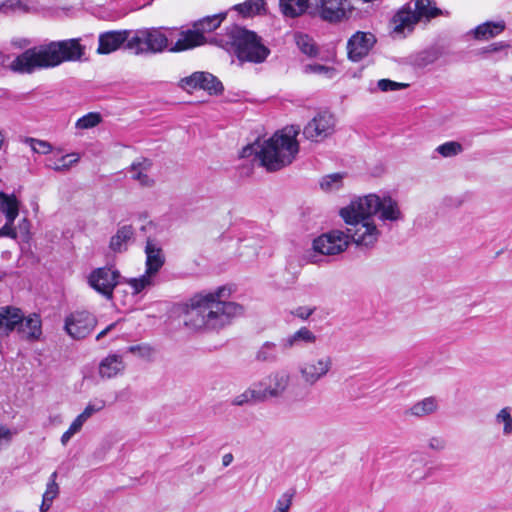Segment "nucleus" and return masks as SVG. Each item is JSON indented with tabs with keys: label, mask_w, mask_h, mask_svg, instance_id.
I'll use <instances>...</instances> for the list:
<instances>
[{
	"label": "nucleus",
	"mask_w": 512,
	"mask_h": 512,
	"mask_svg": "<svg viewBox=\"0 0 512 512\" xmlns=\"http://www.w3.org/2000/svg\"><path fill=\"white\" fill-rule=\"evenodd\" d=\"M105 407V401L97 400L95 402H90L84 409V411L79 414L85 421H87L94 413L101 411Z\"/></svg>",
	"instance_id": "nucleus-48"
},
{
	"label": "nucleus",
	"mask_w": 512,
	"mask_h": 512,
	"mask_svg": "<svg viewBox=\"0 0 512 512\" xmlns=\"http://www.w3.org/2000/svg\"><path fill=\"white\" fill-rule=\"evenodd\" d=\"M123 357L118 354H109L101 360L98 367L100 377L110 379L122 374L125 370Z\"/></svg>",
	"instance_id": "nucleus-23"
},
{
	"label": "nucleus",
	"mask_w": 512,
	"mask_h": 512,
	"mask_svg": "<svg viewBox=\"0 0 512 512\" xmlns=\"http://www.w3.org/2000/svg\"><path fill=\"white\" fill-rule=\"evenodd\" d=\"M321 19L328 22H338L346 17L352 9L350 0H310Z\"/></svg>",
	"instance_id": "nucleus-13"
},
{
	"label": "nucleus",
	"mask_w": 512,
	"mask_h": 512,
	"mask_svg": "<svg viewBox=\"0 0 512 512\" xmlns=\"http://www.w3.org/2000/svg\"><path fill=\"white\" fill-rule=\"evenodd\" d=\"M0 212L4 214L6 222L0 228V237H17L14 228V221L19 214V202L14 195H8L0 192Z\"/></svg>",
	"instance_id": "nucleus-15"
},
{
	"label": "nucleus",
	"mask_w": 512,
	"mask_h": 512,
	"mask_svg": "<svg viewBox=\"0 0 512 512\" xmlns=\"http://www.w3.org/2000/svg\"><path fill=\"white\" fill-rule=\"evenodd\" d=\"M24 142L29 145L33 152L38 154H48L52 150L49 142L35 138H26Z\"/></svg>",
	"instance_id": "nucleus-44"
},
{
	"label": "nucleus",
	"mask_w": 512,
	"mask_h": 512,
	"mask_svg": "<svg viewBox=\"0 0 512 512\" xmlns=\"http://www.w3.org/2000/svg\"><path fill=\"white\" fill-rule=\"evenodd\" d=\"M334 361L331 355L322 351H312L297 365L301 381L313 387L326 379L333 371Z\"/></svg>",
	"instance_id": "nucleus-7"
},
{
	"label": "nucleus",
	"mask_w": 512,
	"mask_h": 512,
	"mask_svg": "<svg viewBox=\"0 0 512 512\" xmlns=\"http://www.w3.org/2000/svg\"><path fill=\"white\" fill-rule=\"evenodd\" d=\"M428 447L435 451H442L446 447V442L441 437H432L428 441Z\"/></svg>",
	"instance_id": "nucleus-51"
},
{
	"label": "nucleus",
	"mask_w": 512,
	"mask_h": 512,
	"mask_svg": "<svg viewBox=\"0 0 512 512\" xmlns=\"http://www.w3.org/2000/svg\"><path fill=\"white\" fill-rule=\"evenodd\" d=\"M310 0H280L281 12L287 17H297L308 8Z\"/></svg>",
	"instance_id": "nucleus-31"
},
{
	"label": "nucleus",
	"mask_w": 512,
	"mask_h": 512,
	"mask_svg": "<svg viewBox=\"0 0 512 512\" xmlns=\"http://www.w3.org/2000/svg\"><path fill=\"white\" fill-rule=\"evenodd\" d=\"M129 351L142 358H149L153 354V349L148 345H135L129 347Z\"/></svg>",
	"instance_id": "nucleus-49"
},
{
	"label": "nucleus",
	"mask_w": 512,
	"mask_h": 512,
	"mask_svg": "<svg viewBox=\"0 0 512 512\" xmlns=\"http://www.w3.org/2000/svg\"><path fill=\"white\" fill-rule=\"evenodd\" d=\"M412 10L420 20L433 18L440 13V10L432 5L431 0H415Z\"/></svg>",
	"instance_id": "nucleus-34"
},
{
	"label": "nucleus",
	"mask_w": 512,
	"mask_h": 512,
	"mask_svg": "<svg viewBox=\"0 0 512 512\" xmlns=\"http://www.w3.org/2000/svg\"><path fill=\"white\" fill-rule=\"evenodd\" d=\"M156 276L145 271L144 274L134 278H123L122 284H127L132 289V294L137 295L155 285Z\"/></svg>",
	"instance_id": "nucleus-28"
},
{
	"label": "nucleus",
	"mask_w": 512,
	"mask_h": 512,
	"mask_svg": "<svg viewBox=\"0 0 512 512\" xmlns=\"http://www.w3.org/2000/svg\"><path fill=\"white\" fill-rule=\"evenodd\" d=\"M73 435L74 433L68 429L66 432L63 433L61 437V443L63 445H66Z\"/></svg>",
	"instance_id": "nucleus-57"
},
{
	"label": "nucleus",
	"mask_w": 512,
	"mask_h": 512,
	"mask_svg": "<svg viewBox=\"0 0 512 512\" xmlns=\"http://www.w3.org/2000/svg\"><path fill=\"white\" fill-rule=\"evenodd\" d=\"M291 383V375L286 370H276L254 383L261 402L282 398Z\"/></svg>",
	"instance_id": "nucleus-9"
},
{
	"label": "nucleus",
	"mask_w": 512,
	"mask_h": 512,
	"mask_svg": "<svg viewBox=\"0 0 512 512\" xmlns=\"http://www.w3.org/2000/svg\"><path fill=\"white\" fill-rule=\"evenodd\" d=\"M343 174L334 173L322 178L320 186L324 191L338 190L342 186Z\"/></svg>",
	"instance_id": "nucleus-42"
},
{
	"label": "nucleus",
	"mask_w": 512,
	"mask_h": 512,
	"mask_svg": "<svg viewBox=\"0 0 512 512\" xmlns=\"http://www.w3.org/2000/svg\"><path fill=\"white\" fill-rule=\"evenodd\" d=\"M495 421L498 424H503V434L512 435V415L511 408H502L495 416Z\"/></svg>",
	"instance_id": "nucleus-41"
},
{
	"label": "nucleus",
	"mask_w": 512,
	"mask_h": 512,
	"mask_svg": "<svg viewBox=\"0 0 512 512\" xmlns=\"http://www.w3.org/2000/svg\"><path fill=\"white\" fill-rule=\"evenodd\" d=\"M358 210L367 211L372 217L379 213L383 222H396L403 219V214L396 200L390 196L380 197L376 194H369L356 199Z\"/></svg>",
	"instance_id": "nucleus-8"
},
{
	"label": "nucleus",
	"mask_w": 512,
	"mask_h": 512,
	"mask_svg": "<svg viewBox=\"0 0 512 512\" xmlns=\"http://www.w3.org/2000/svg\"><path fill=\"white\" fill-rule=\"evenodd\" d=\"M299 132L298 127H286L265 141L258 151L255 150L254 145L244 147L241 157H248L255 151L261 165L268 171L280 170L290 165L298 154L299 143L296 137Z\"/></svg>",
	"instance_id": "nucleus-3"
},
{
	"label": "nucleus",
	"mask_w": 512,
	"mask_h": 512,
	"mask_svg": "<svg viewBox=\"0 0 512 512\" xmlns=\"http://www.w3.org/2000/svg\"><path fill=\"white\" fill-rule=\"evenodd\" d=\"M231 290L219 287L214 292L196 294L190 300L184 324L191 330H216L244 313L242 305L226 301Z\"/></svg>",
	"instance_id": "nucleus-1"
},
{
	"label": "nucleus",
	"mask_w": 512,
	"mask_h": 512,
	"mask_svg": "<svg viewBox=\"0 0 512 512\" xmlns=\"http://www.w3.org/2000/svg\"><path fill=\"white\" fill-rule=\"evenodd\" d=\"M56 479L57 472L55 471L50 475L49 481L46 485V490L43 494V498L52 502L59 494V485L57 484Z\"/></svg>",
	"instance_id": "nucleus-46"
},
{
	"label": "nucleus",
	"mask_w": 512,
	"mask_h": 512,
	"mask_svg": "<svg viewBox=\"0 0 512 512\" xmlns=\"http://www.w3.org/2000/svg\"><path fill=\"white\" fill-rule=\"evenodd\" d=\"M151 165V161L145 158L140 161L133 162L130 169L131 177L138 181L142 186H151L153 184V180L147 174Z\"/></svg>",
	"instance_id": "nucleus-30"
},
{
	"label": "nucleus",
	"mask_w": 512,
	"mask_h": 512,
	"mask_svg": "<svg viewBox=\"0 0 512 512\" xmlns=\"http://www.w3.org/2000/svg\"><path fill=\"white\" fill-rule=\"evenodd\" d=\"M96 325V318L87 311H76L65 319V331L73 339L87 337Z\"/></svg>",
	"instance_id": "nucleus-14"
},
{
	"label": "nucleus",
	"mask_w": 512,
	"mask_h": 512,
	"mask_svg": "<svg viewBox=\"0 0 512 512\" xmlns=\"http://www.w3.org/2000/svg\"><path fill=\"white\" fill-rule=\"evenodd\" d=\"M18 332L24 339L29 341L40 339L42 335V322L40 316L37 314H32L28 317L23 316V320H21L18 325Z\"/></svg>",
	"instance_id": "nucleus-24"
},
{
	"label": "nucleus",
	"mask_w": 512,
	"mask_h": 512,
	"mask_svg": "<svg viewBox=\"0 0 512 512\" xmlns=\"http://www.w3.org/2000/svg\"><path fill=\"white\" fill-rule=\"evenodd\" d=\"M264 0H247L235 6V9L243 16L259 14L264 9Z\"/></svg>",
	"instance_id": "nucleus-36"
},
{
	"label": "nucleus",
	"mask_w": 512,
	"mask_h": 512,
	"mask_svg": "<svg viewBox=\"0 0 512 512\" xmlns=\"http://www.w3.org/2000/svg\"><path fill=\"white\" fill-rule=\"evenodd\" d=\"M225 16L226 14H216L212 16H207L195 22L193 27L196 30H198L202 35H204L205 33H210L221 25Z\"/></svg>",
	"instance_id": "nucleus-32"
},
{
	"label": "nucleus",
	"mask_w": 512,
	"mask_h": 512,
	"mask_svg": "<svg viewBox=\"0 0 512 512\" xmlns=\"http://www.w3.org/2000/svg\"><path fill=\"white\" fill-rule=\"evenodd\" d=\"M86 421L80 416L78 415L74 421L71 423L70 427L68 428L71 432H73L74 434L78 433L83 424L85 423Z\"/></svg>",
	"instance_id": "nucleus-52"
},
{
	"label": "nucleus",
	"mask_w": 512,
	"mask_h": 512,
	"mask_svg": "<svg viewBox=\"0 0 512 512\" xmlns=\"http://www.w3.org/2000/svg\"><path fill=\"white\" fill-rule=\"evenodd\" d=\"M101 122V115L96 112H90L79 118L75 127L79 130H87L96 127Z\"/></svg>",
	"instance_id": "nucleus-40"
},
{
	"label": "nucleus",
	"mask_w": 512,
	"mask_h": 512,
	"mask_svg": "<svg viewBox=\"0 0 512 512\" xmlns=\"http://www.w3.org/2000/svg\"><path fill=\"white\" fill-rule=\"evenodd\" d=\"M294 39L297 47L301 50L302 53L308 56H315L317 54L314 41L307 34L295 33Z\"/></svg>",
	"instance_id": "nucleus-35"
},
{
	"label": "nucleus",
	"mask_w": 512,
	"mask_h": 512,
	"mask_svg": "<svg viewBox=\"0 0 512 512\" xmlns=\"http://www.w3.org/2000/svg\"><path fill=\"white\" fill-rule=\"evenodd\" d=\"M233 455L231 453H226L222 457V464L224 467L229 466L233 462Z\"/></svg>",
	"instance_id": "nucleus-55"
},
{
	"label": "nucleus",
	"mask_w": 512,
	"mask_h": 512,
	"mask_svg": "<svg viewBox=\"0 0 512 512\" xmlns=\"http://www.w3.org/2000/svg\"><path fill=\"white\" fill-rule=\"evenodd\" d=\"M307 71L313 72V73H327L330 69L323 65H309L306 67Z\"/></svg>",
	"instance_id": "nucleus-53"
},
{
	"label": "nucleus",
	"mask_w": 512,
	"mask_h": 512,
	"mask_svg": "<svg viewBox=\"0 0 512 512\" xmlns=\"http://www.w3.org/2000/svg\"><path fill=\"white\" fill-rule=\"evenodd\" d=\"M215 43L228 52H233L240 61L261 63L268 57L269 49L261 43L253 31L234 25L215 40Z\"/></svg>",
	"instance_id": "nucleus-4"
},
{
	"label": "nucleus",
	"mask_w": 512,
	"mask_h": 512,
	"mask_svg": "<svg viewBox=\"0 0 512 512\" xmlns=\"http://www.w3.org/2000/svg\"><path fill=\"white\" fill-rule=\"evenodd\" d=\"M407 86H408L407 84L395 82L390 79H380L377 82V87L382 92L400 90V89L406 88Z\"/></svg>",
	"instance_id": "nucleus-47"
},
{
	"label": "nucleus",
	"mask_w": 512,
	"mask_h": 512,
	"mask_svg": "<svg viewBox=\"0 0 512 512\" xmlns=\"http://www.w3.org/2000/svg\"><path fill=\"white\" fill-rule=\"evenodd\" d=\"M348 235L341 230H332L313 241V249L323 255H336L347 249Z\"/></svg>",
	"instance_id": "nucleus-12"
},
{
	"label": "nucleus",
	"mask_w": 512,
	"mask_h": 512,
	"mask_svg": "<svg viewBox=\"0 0 512 512\" xmlns=\"http://www.w3.org/2000/svg\"><path fill=\"white\" fill-rule=\"evenodd\" d=\"M79 161V156L76 153H71L60 157L57 160L48 159L46 166L57 172H66L72 165Z\"/></svg>",
	"instance_id": "nucleus-33"
},
{
	"label": "nucleus",
	"mask_w": 512,
	"mask_h": 512,
	"mask_svg": "<svg viewBox=\"0 0 512 512\" xmlns=\"http://www.w3.org/2000/svg\"><path fill=\"white\" fill-rule=\"evenodd\" d=\"M134 236V229L131 225L120 227L116 234L110 239L109 247L114 252H123L127 249L128 243Z\"/></svg>",
	"instance_id": "nucleus-26"
},
{
	"label": "nucleus",
	"mask_w": 512,
	"mask_h": 512,
	"mask_svg": "<svg viewBox=\"0 0 512 512\" xmlns=\"http://www.w3.org/2000/svg\"><path fill=\"white\" fill-rule=\"evenodd\" d=\"M504 29V21L485 22L483 24L478 25L475 29L471 31V33L477 40H489L490 38H493L502 33Z\"/></svg>",
	"instance_id": "nucleus-27"
},
{
	"label": "nucleus",
	"mask_w": 512,
	"mask_h": 512,
	"mask_svg": "<svg viewBox=\"0 0 512 512\" xmlns=\"http://www.w3.org/2000/svg\"><path fill=\"white\" fill-rule=\"evenodd\" d=\"M294 495V491L284 492L276 501L275 508L272 512H289L292 506Z\"/></svg>",
	"instance_id": "nucleus-43"
},
{
	"label": "nucleus",
	"mask_w": 512,
	"mask_h": 512,
	"mask_svg": "<svg viewBox=\"0 0 512 512\" xmlns=\"http://www.w3.org/2000/svg\"><path fill=\"white\" fill-rule=\"evenodd\" d=\"M173 32V29H169L168 34L161 28L138 29L131 35L126 48L136 55L161 53L170 48L169 37Z\"/></svg>",
	"instance_id": "nucleus-6"
},
{
	"label": "nucleus",
	"mask_w": 512,
	"mask_h": 512,
	"mask_svg": "<svg viewBox=\"0 0 512 512\" xmlns=\"http://www.w3.org/2000/svg\"><path fill=\"white\" fill-rule=\"evenodd\" d=\"M88 285L107 300L113 299L117 285L122 284V276L113 266L93 269L87 276Z\"/></svg>",
	"instance_id": "nucleus-10"
},
{
	"label": "nucleus",
	"mask_w": 512,
	"mask_h": 512,
	"mask_svg": "<svg viewBox=\"0 0 512 512\" xmlns=\"http://www.w3.org/2000/svg\"><path fill=\"white\" fill-rule=\"evenodd\" d=\"M52 503H53L52 501L46 500V498H42V503L40 505V511L41 512L48 511L50 509Z\"/></svg>",
	"instance_id": "nucleus-56"
},
{
	"label": "nucleus",
	"mask_w": 512,
	"mask_h": 512,
	"mask_svg": "<svg viewBox=\"0 0 512 512\" xmlns=\"http://www.w3.org/2000/svg\"><path fill=\"white\" fill-rule=\"evenodd\" d=\"M145 254V271L156 276L165 264V255L160 243L155 239L148 238L145 245Z\"/></svg>",
	"instance_id": "nucleus-19"
},
{
	"label": "nucleus",
	"mask_w": 512,
	"mask_h": 512,
	"mask_svg": "<svg viewBox=\"0 0 512 512\" xmlns=\"http://www.w3.org/2000/svg\"><path fill=\"white\" fill-rule=\"evenodd\" d=\"M337 120L329 111L318 112L303 128L305 139L320 143L331 137L336 130Z\"/></svg>",
	"instance_id": "nucleus-11"
},
{
	"label": "nucleus",
	"mask_w": 512,
	"mask_h": 512,
	"mask_svg": "<svg viewBox=\"0 0 512 512\" xmlns=\"http://www.w3.org/2000/svg\"><path fill=\"white\" fill-rule=\"evenodd\" d=\"M376 43V38L369 32H356L347 43L348 57L354 62L367 56Z\"/></svg>",
	"instance_id": "nucleus-16"
},
{
	"label": "nucleus",
	"mask_w": 512,
	"mask_h": 512,
	"mask_svg": "<svg viewBox=\"0 0 512 512\" xmlns=\"http://www.w3.org/2000/svg\"><path fill=\"white\" fill-rule=\"evenodd\" d=\"M131 37L129 30L107 31L101 33L98 39V54H110L119 49L124 43H128Z\"/></svg>",
	"instance_id": "nucleus-18"
},
{
	"label": "nucleus",
	"mask_w": 512,
	"mask_h": 512,
	"mask_svg": "<svg viewBox=\"0 0 512 512\" xmlns=\"http://www.w3.org/2000/svg\"><path fill=\"white\" fill-rule=\"evenodd\" d=\"M358 201L353 200L349 205L340 210V216L347 225L346 235L361 248H372L378 242L381 231L372 217L365 209L358 210Z\"/></svg>",
	"instance_id": "nucleus-5"
},
{
	"label": "nucleus",
	"mask_w": 512,
	"mask_h": 512,
	"mask_svg": "<svg viewBox=\"0 0 512 512\" xmlns=\"http://www.w3.org/2000/svg\"><path fill=\"white\" fill-rule=\"evenodd\" d=\"M257 389L255 384H252L247 390H245L242 394L237 395L233 400L232 404L237 406H242L244 404L250 402H261L260 397L257 394Z\"/></svg>",
	"instance_id": "nucleus-39"
},
{
	"label": "nucleus",
	"mask_w": 512,
	"mask_h": 512,
	"mask_svg": "<svg viewBox=\"0 0 512 512\" xmlns=\"http://www.w3.org/2000/svg\"><path fill=\"white\" fill-rule=\"evenodd\" d=\"M277 355V345L273 342H265L257 351L256 358L263 362L275 361Z\"/></svg>",
	"instance_id": "nucleus-38"
},
{
	"label": "nucleus",
	"mask_w": 512,
	"mask_h": 512,
	"mask_svg": "<svg viewBox=\"0 0 512 512\" xmlns=\"http://www.w3.org/2000/svg\"><path fill=\"white\" fill-rule=\"evenodd\" d=\"M205 43V36L193 27V29L181 31L178 40L172 46H170L169 51H185L201 46Z\"/></svg>",
	"instance_id": "nucleus-20"
},
{
	"label": "nucleus",
	"mask_w": 512,
	"mask_h": 512,
	"mask_svg": "<svg viewBox=\"0 0 512 512\" xmlns=\"http://www.w3.org/2000/svg\"><path fill=\"white\" fill-rule=\"evenodd\" d=\"M184 86L191 89H203L209 94H218L223 90L222 83L208 72H195L182 80Z\"/></svg>",
	"instance_id": "nucleus-17"
},
{
	"label": "nucleus",
	"mask_w": 512,
	"mask_h": 512,
	"mask_svg": "<svg viewBox=\"0 0 512 512\" xmlns=\"http://www.w3.org/2000/svg\"><path fill=\"white\" fill-rule=\"evenodd\" d=\"M444 158L454 157L463 151V146L457 141H448L439 145L436 150Z\"/></svg>",
	"instance_id": "nucleus-37"
},
{
	"label": "nucleus",
	"mask_w": 512,
	"mask_h": 512,
	"mask_svg": "<svg viewBox=\"0 0 512 512\" xmlns=\"http://www.w3.org/2000/svg\"><path fill=\"white\" fill-rule=\"evenodd\" d=\"M438 409V400L435 397H426L413 404L407 411V415L415 417H425L436 412Z\"/></svg>",
	"instance_id": "nucleus-29"
},
{
	"label": "nucleus",
	"mask_w": 512,
	"mask_h": 512,
	"mask_svg": "<svg viewBox=\"0 0 512 512\" xmlns=\"http://www.w3.org/2000/svg\"><path fill=\"white\" fill-rule=\"evenodd\" d=\"M23 320V313L19 308L5 306L0 308V335L6 336Z\"/></svg>",
	"instance_id": "nucleus-22"
},
{
	"label": "nucleus",
	"mask_w": 512,
	"mask_h": 512,
	"mask_svg": "<svg viewBox=\"0 0 512 512\" xmlns=\"http://www.w3.org/2000/svg\"><path fill=\"white\" fill-rule=\"evenodd\" d=\"M316 341L317 337L310 329L301 327L293 334L283 338L281 346L284 350H289L301 344H314Z\"/></svg>",
	"instance_id": "nucleus-25"
},
{
	"label": "nucleus",
	"mask_w": 512,
	"mask_h": 512,
	"mask_svg": "<svg viewBox=\"0 0 512 512\" xmlns=\"http://www.w3.org/2000/svg\"><path fill=\"white\" fill-rule=\"evenodd\" d=\"M84 54L85 47L78 38L52 41L27 49L11 62L10 68L15 72L31 73L37 69L54 68L65 62L79 61Z\"/></svg>",
	"instance_id": "nucleus-2"
},
{
	"label": "nucleus",
	"mask_w": 512,
	"mask_h": 512,
	"mask_svg": "<svg viewBox=\"0 0 512 512\" xmlns=\"http://www.w3.org/2000/svg\"><path fill=\"white\" fill-rule=\"evenodd\" d=\"M315 311V308L309 306H300L291 311V314L302 319H308Z\"/></svg>",
	"instance_id": "nucleus-50"
},
{
	"label": "nucleus",
	"mask_w": 512,
	"mask_h": 512,
	"mask_svg": "<svg viewBox=\"0 0 512 512\" xmlns=\"http://www.w3.org/2000/svg\"><path fill=\"white\" fill-rule=\"evenodd\" d=\"M420 21L410 6L404 7L394 15L392 19L393 30L398 34L405 35L412 31L414 25Z\"/></svg>",
	"instance_id": "nucleus-21"
},
{
	"label": "nucleus",
	"mask_w": 512,
	"mask_h": 512,
	"mask_svg": "<svg viewBox=\"0 0 512 512\" xmlns=\"http://www.w3.org/2000/svg\"><path fill=\"white\" fill-rule=\"evenodd\" d=\"M116 323H112L109 326H107L104 330H102L96 337L97 340H100L103 338L112 328H114Z\"/></svg>",
	"instance_id": "nucleus-58"
},
{
	"label": "nucleus",
	"mask_w": 512,
	"mask_h": 512,
	"mask_svg": "<svg viewBox=\"0 0 512 512\" xmlns=\"http://www.w3.org/2000/svg\"><path fill=\"white\" fill-rule=\"evenodd\" d=\"M16 11H27V5L22 0H6L0 5V12L4 14Z\"/></svg>",
	"instance_id": "nucleus-45"
},
{
	"label": "nucleus",
	"mask_w": 512,
	"mask_h": 512,
	"mask_svg": "<svg viewBox=\"0 0 512 512\" xmlns=\"http://www.w3.org/2000/svg\"><path fill=\"white\" fill-rule=\"evenodd\" d=\"M511 81H512V76H511Z\"/></svg>",
	"instance_id": "nucleus-59"
},
{
	"label": "nucleus",
	"mask_w": 512,
	"mask_h": 512,
	"mask_svg": "<svg viewBox=\"0 0 512 512\" xmlns=\"http://www.w3.org/2000/svg\"><path fill=\"white\" fill-rule=\"evenodd\" d=\"M506 47H508V45L503 43V42L493 43V44H491L488 47L487 51L488 52H497V51L502 50V49H504Z\"/></svg>",
	"instance_id": "nucleus-54"
}]
</instances>
